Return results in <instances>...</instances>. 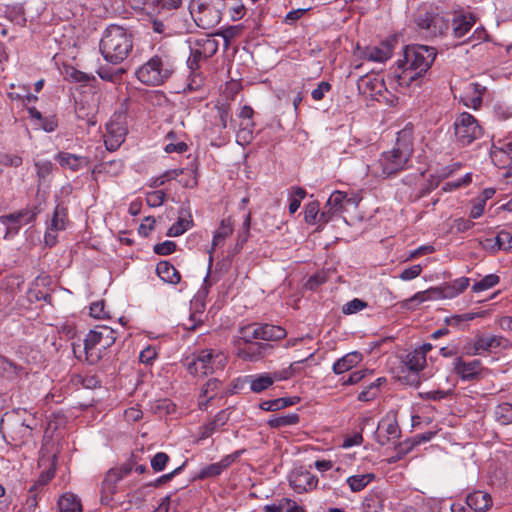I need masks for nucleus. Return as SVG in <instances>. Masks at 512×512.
I'll return each mask as SVG.
<instances>
[{
	"label": "nucleus",
	"instance_id": "28",
	"mask_svg": "<svg viewBox=\"0 0 512 512\" xmlns=\"http://www.w3.org/2000/svg\"><path fill=\"white\" fill-rule=\"evenodd\" d=\"M300 401L298 396L281 397L273 400L262 401L259 405L263 411L274 412L297 404Z\"/></svg>",
	"mask_w": 512,
	"mask_h": 512
},
{
	"label": "nucleus",
	"instance_id": "17",
	"mask_svg": "<svg viewBox=\"0 0 512 512\" xmlns=\"http://www.w3.org/2000/svg\"><path fill=\"white\" fill-rule=\"evenodd\" d=\"M454 370L463 380H473L480 374L481 362L480 360L465 362L458 357L455 361Z\"/></svg>",
	"mask_w": 512,
	"mask_h": 512
},
{
	"label": "nucleus",
	"instance_id": "45",
	"mask_svg": "<svg viewBox=\"0 0 512 512\" xmlns=\"http://www.w3.org/2000/svg\"><path fill=\"white\" fill-rule=\"evenodd\" d=\"M212 2L213 0H190L189 12L195 22L197 16L200 15L201 12L205 10V8L208 7Z\"/></svg>",
	"mask_w": 512,
	"mask_h": 512
},
{
	"label": "nucleus",
	"instance_id": "64",
	"mask_svg": "<svg viewBox=\"0 0 512 512\" xmlns=\"http://www.w3.org/2000/svg\"><path fill=\"white\" fill-rule=\"evenodd\" d=\"M494 115L498 120L504 121L512 117V111L503 104H496L494 106Z\"/></svg>",
	"mask_w": 512,
	"mask_h": 512
},
{
	"label": "nucleus",
	"instance_id": "33",
	"mask_svg": "<svg viewBox=\"0 0 512 512\" xmlns=\"http://www.w3.org/2000/svg\"><path fill=\"white\" fill-rule=\"evenodd\" d=\"M61 512H82L80 499L73 493H65L58 501Z\"/></svg>",
	"mask_w": 512,
	"mask_h": 512
},
{
	"label": "nucleus",
	"instance_id": "4",
	"mask_svg": "<svg viewBox=\"0 0 512 512\" xmlns=\"http://www.w3.org/2000/svg\"><path fill=\"white\" fill-rule=\"evenodd\" d=\"M116 341V332L108 326H96L90 330L84 339L86 360L93 365L99 362L103 352Z\"/></svg>",
	"mask_w": 512,
	"mask_h": 512
},
{
	"label": "nucleus",
	"instance_id": "35",
	"mask_svg": "<svg viewBox=\"0 0 512 512\" xmlns=\"http://www.w3.org/2000/svg\"><path fill=\"white\" fill-rule=\"evenodd\" d=\"M300 417L297 413H289L286 415H272L267 424L271 428H282L287 426L296 425L299 423Z\"/></svg>",
	"mask_w": 512,
	"mask_h": 512
},
{
	"label": "nucleus",
	"instance_id": "11",
	"mask_svg": "<svg viewBox=\"0 0 512 512\" xmlns=\"http://www.w3.org/2000/svg\"><path fill=\"white\" fill-rule=\"evenodd\" d=\"M350 202L351 199L347 198L346 193L334 191L320 213L319 222L328 223L334 216L343 213L346 210V204Z\"/></svg>",
	"mask_w": 512,
	"mask_h": 512
},
{
	"label": "nucleus",
	"instance_id": "53",
	"mask_svg": "<svg viewBox=\"0 0 512 512\" xmlns=\"http://www.w3.org/2000/svg\"><path fill=\"white\" fill-rule=\"evenodd\" d=\"M386 433L388 435L386 438L378 437L377 439L378 443L382 446L386 445L391 438H397L400 435L398 424L396 422L389 423L386 427Z\"/></svg>",
	"mask_w": 512,
	"mask_h": 512
},
{
	"label": "nucleus",
	"instance_id": "55",
	"mask_svg": "<svg viewBox=\"0 0 512 512\" xmlns=\"http://www.w3.org/2000/svg\"><path fill=\"white\" fill-rule=\"evenodd\" d=\"M168 18L169 17H164L162 15H153V18L151 19L153 31L158 34L166 33L168 26L165 21Z\"/></svg>",
	"mask_w": 512,
	"mask_h": 512
},
{
	"label": "nucleus",
	"instance_id": "2",
	"mask_svg": "<svg viewBox=\"0 0 512 512\" xmlns=\"http://www.w3.org/2000/svg\"><path fill=\"white\" fill-rule=\"evenodd\" d=\"M437 51L432 46L412 45L404 50V59L399 60L402 69L397 75L400 85L410 86L425 75L435 61Z\"/></svg>",
	"mask_w": 512,
	"mask_h": 512
},
{
	"label": "nucleus",
	"instance_id": "48",
	"mask_svg": "<svg viewBox=\"0 0 512 512\" xmlns=\"http://www.w3.org/2000/svg\"><path fill=\"white\" fill-rule=\"evenodd\" d=\"M170 457L164 452L156 453L151 459V467L155 472H161L165 469Z\"/></svg>",
	"mask_w": 512,
	"mask_h": 512
},
{
	"label": "nucleus",
	"instance_id": "56",
	"mask_svg": "<svg viewBox=\"0 0 512 512\" xmlns=\"http://www.w3.org/2000/svg\"><path fill=\"white\" fill-rule=\"evenodd\" d=\"M220 381L218 379H210L202 388V395L206 398L213 399L215 396V391L219 388Z\"/></svg>",
	"mask_w": 512,
	"mask_h": 512
},
{
	"label": "nucleus",
	"instance_id": "32",
	"mask_svg": "<svg viewBox=\"0 0 512 512\" xmlns=\"http://www.w3.org/2000/svg\"><path fill=\"white\" fill-rule=\"evenodd\" d=\"M124 68H115L109 65H100L96 70L97 75L104 81L119 83L125 73Z\"/></svg>",
	"mask_w": 512,
	"mask_h": 512
},
{
	"label": "nucleus",
	"instance_id": "41",
	"mask_svg": "<svg viewBox=\"0 0 512 512\" xmlns=\"http://www.w3.org/2000/svg\"><path fill=\"white\" fill-rule=\"evenodd\" d=\"M189 217H191L189 215ZM192 224V220L190 218H185L180 216L167 231V236L169 237H177L182 235L185 231H187Z\"/></svg>",
	"mask_w": 512,
	"mask_h": 512
},
{
	"label": "nucleus",
	"instance_id": "43",
	"mask_svg": "<svg viewBox=\"0 0 512 512\" xmlns=\"http://www.w3.org/2000/svg\"><path fill=\"white\" fill-rule=\"evenodd\" d=\"M500 281V278L496 274H489L482 278L480 281L474 283L472 286L473 292H481L484 290H488L495 285H497Z\"/></svg>",
	"mask_w": 512,
	"mask_h": 512
},
{
	"label": "nucleus",
	"instance_id": "36",
	"mask_svg": "<svg viewBox=\"0 0 512 512\" xmlns=\"http://www.w3.org/2000/svg\"><path fill=\"white\" fill-rule=\"evenodd\" d=\"M406 366L412 372H419L426 365L425 351L414 350L406 356Z\"/></svg>",
	"mask_w": 512,
	"mask_h": 512
},
{
	"label": "nucleus",
	"instance_id": "3",
	"mask_svg": "<svg viewBox=\"0 0 512 512\" xmlns=\"http://www.w3.org/2000/svg\"><path fill=\"white\" fill-rule=\"evenodd\" d=\"M133 49V34L122 26L109 25L100 40L99 50L103 58L112 65L122 63Z\"/></svg>",
	"mask_w": 512,
	"mask_h": 512
},
{
	"label": "nucleus",
	"instance_id": "24",
	"mask_svg": "<svg viewBox=\"0 0 512 512\" xmlns=\"http://www.w3.org/2000/svg\"><path fill=\"white\" fill-rule=\"evenodd\" d=\"M244 381L249 384L250 390L254 393H261L274 384L270 373L248 375Z\"/></svg>",
	"mask_w": 512,
	"mask_h": 512
},
{
	"label": "nucleus",
	"instance_id": "39",
	"mask_svg": "<svg viewBox=\"0 0 512 512\" xmlns=\"http://www.w3.org/2000/svg\"><path fill=\"white\" fill-rule=\"evenodd\" d=\"M497 422L501 425H509L512 423V404L504 402L495 408L494 412Z\"/></svg>",
	"mask_w": 512,
	"mask_h": 512
},
{
	"label": "nucleus",
	"instance_id": "63",
	"mask_svg": "<svg viewBox=\"0 0 512 512\" xmlns=\"http://www.w3.org/2000/svg\"><path fill=\"white\" fill-rule=\"evenodd\" d=\"M204 58V56L201 53V49L196 47H191V54L187 60V64L191 70H194L198 68V63L200 59Z\"/></svg>",
	"mask_w": 512,
	"mask_h": 512
},
{
	"label": "nucleus",
	"instance_id": "40",
	"mask_svg": "<svg viewBox=\"0 0 512 512\" xmlns=\"http://www.w3.org/2000/svg\"><path fill=\"white\" fill-rule=\"evenodd\" d=\"M490 247L493 251L509 250L512 248V234L505 230L500 231L495 237V243Z\"/></svg>",
	"mask_w": 512,
	"mask_h": 512
},
{
	"label": "nucleus",
	"instance_id": "54",
	"mask_svg": "<svg viewBox=\"0 0 512 512\" xmlns=\"http://www.w3.org/2000/svg\"><path fill=\"white\" fill-rule=\"evenodd\" d=\"M318 214L319 203L317 201L310 202L305 208V221L309 224H314Z\"/></svg>",
	"mask_w": 512,
	"mask_h": 512
},
{
	"label": "nucleus",
	"instance_id": "47",
	"mask_svg": "<svg viewBox=\"0 0 512 512\" xmlns=\"http://www.w3.org/2000/svg\"><path fill=\"white\" fill-rule=\"evenodd\" d=\"M367 306H368V304L365 301L358 299V298H354L353 300L347 302L342 307V312L346 315H350V314H354V313H357V312L363 310Z\"/></svg>",
	"mask_w": 512,
	"mask_h": 512
},
{
	"label": "nucleus",
	"instance_id": "18",
	"mask_svg": "<svg viewBox=\"0 0 512 512\" xmlns=\"http://www.w3.org/2000/svg\"><path fill=\"white\" fill-rule=\"evenodd\" d=\"M476 22L475 17L468 13V14H458L454 16L451 22L453 35L455 38H462L464 37L474 26Z\"/></svg>",
	"mask_w": 512,
	"mask_h": 512
},
{
	"label": "nucleus",
	"instance_id": "13",
	"mask_svg": "<svg viewBox=\"0 0 512 512\" xmlns=\"http://www.w3.org/2000/svg\"><path fill=\"white\" fill-rule=\"evenodd\" d=\"M272 349L273 345L269 343L255 342L243 346L240 341L237 343V355L244 361L256 362L268 355Z\"/></svg>",
	"mask_w": 512,
	"mask_h": 512
},
{
	"label": "nucleus",
	"instance_id": "25",
	"mask_svg": "<svg viewBox=\"0 0 512 512\" xmlns=\"http://www.w3.org/2000/svg\"><path fill=\"white\" fill-rule=\"evenodd\" d=\"M233 232V225L230 218L223 219L220 223V226L218 230L214 233L213 240H212V247L209 250V254H212V252L215 250L217 246L222 244L224 240L231 235ZM213 261L212 255L209 257V266H211Z\"/></svg>",
	"mask_w": 512,
	"mask_h": 512
},
{
	"label": "nucleus",
	"instance_id": "19",
	"mask_svg": "<svg viewBox=\"0 0 512 512\" xmlns=\"http://www.w3.org/2000/svg\"><path fill=\"white\" fill-rule=\"evenodd\" d=\"M39 213L40 209L38 208V206L33 207V209L25 208L14 213L1 215L0 223L19 225L20 223H22L23 216H28L26 218L25 224H29L35 221Z\"/></svg>",
	"mask_w": 512,
	"mask_h": 512
},
{
	"label": "nucleus",
	"instance_id": "60",
	"mask_svg": "<svg viewBox=\"0 0 512 512\" xmlns=\"http://www.w3.org/2000/svg\"><path fill=\"white\" fill-rule=\"evenodd\" d=\"M331 90V84L327 81H322L319 83L318 87L312 90L311 96L313 100L320 101L324 98L325 93Z\"/></svg>",
	"mask_w": 512,
	"mask_h": 512
},
{
	"label": "nucleus",
	"instance_id": "50",
	"mask_svg": "<svg viewBox=\"0 0 512 512\" xmlns=\"http://www.w3.org/2000/svg\"><path fill=\"white\" fill-rule=\"evenodd\" d=\"M125 134H126V130L124 127H117L116 139L111 138V139L105 140V145H106L107 150H109V151L116 150L120 146V144L124 141Z\"/></svg>",
	"mask_w": 512,
	"mask_h": 512
},
{
	"label": "nucleus",
	"instance_id": "31",
	"mask_svg": "<svg viewBox=\"0 0 512 512\" xmlns=\"http://www.w3.org/2000/svg\"><path fill=\"white\" fill-rule=\"evenodd\" d=\"M259 339L264 341H277L286 336V330L281 326L263 324L258 325Z\"/></svg>",
	"mask_w": 512,
	"mask_h": 512
},
{
	"label": "nucleus",
	"instance_id": "27",
	"mask_svg": "<svg viewBox=\"0 0 512 512\" xmlns=\"http://www.w3.org/2000/svg\"><path fill=\"white\" fill-rule=\"evenodd\" d=\"M157 275L165 282L178 284L181 280L178 270L168 261H160L156 265Z\"/></svg>",
	"mask_w": 512,
	"mask_h": 512
},
{
	"label": "nucleus",
	"instance_id": "5",
	"mask_svg": "<svg viewBox=\"0 0 512 512\" xmlns=\"http://www.w3.org/2000/svg\"><path fill=\"white\" fill-rule=\"evenodd\" d=\"M134 463L127 461L118 467L109 469L101 484L100 501L103 505H112L114 495L124 491L130 485L123 481L133 471Z\"/></svg>",
	"mask_w": 512,
	"mask_h": 512
},
{
	"label": "nucleus",
	"instance_id": "38",
	"mask_svg": "<svg viewBox=\"0 0 512 512\" xmlns=\"http://www.w3.org/2000/svg\"><path fill=\"white\" fill-rule=\"evenodd\" d=\"M196 47L201 49L204 58L211 57L218 50L217 42L209 37L199 38L194 41Z\"/></svg>",
	"mask_w": 512,
	"mask_h": 512
},
{
	"label": "nucleus",
	"instance_id": "20",
	"mask_svg": "<svg viewBox=\"0 0 512 512\" xmlns=\"http://www.w3.org/2000/svg\"><path fill=\"white\" fill-rule=\"evenodd\" d=\"M56 160L62 167L68 168L74 172L87 167L90 163V160L87 157L78 156L68 152H59L56 156Z\"/></svg>",
	"mask_w": 512,
	"mask_h": 512
},
{
	"label": "nucleus",
	"instance_id": "58",
	"mask_svg": "<svg viewBox=\"0 0 512 512\" xmlns=\"http://www.w3.org/2000/svg\"><path fill=\"white\" fill-rule=\"evenodd\" d=\"M166 198V193L162 190L153 191L147 196V203L151 207H157L163 204Z\"/></svg>",
	"mask_w": 512,
	"mask_h": 512
},
{
	"label": "nucleus",
	"instance_id": "46",
	"mask_svg": "<svg viewBox=\"0 0 512 512\" xmlns=\"http://www.w3.org/2000/svg\"><path fill=\"white\" fill-rule=\"evenodd\" d=\"M184 173V169H173L170 171L165 172L160 177L155 178L152 183L150 184L151 187L157 188L165 184L167 180L175 179L179 175Z\"/></svg>",
	"mask_w": 512,
	"mask_h": 512
},
{
	"label": "nucleus",
	"instance_id": "23",
	"mask_svg": "<svg viewBox=\"0 0 512 512\" xmlns=\"http://www.w3.org/2000/svg\"><path fill=\"white\" fill-rule=\"evenodd\" d=\"M362 361V354L358 351L350 352L338 359L332 367L335 374H342L357 366Z\"/></svg>",
	"mask_w": 512,
	"mask_h": 512
},
{
	"label": "nucleus",
	"instance_id": "14",
	"mask_svg": "<svg viewBox=\"0 0 512 512\" xmlns=\"http://www.w3.org/2000/svg\"><path fill=\"white\" fill-rule=\"evenodd\" d=\"M222 18V10L220 2L213 0V2L201 12L196 18L197 26L203 29H210L216 26Z\"/></svg>",
	"mask_w": 512,
	"mask_h": 512
},
{
	"label": "nucleus",
	"instance_id": "22",
	"mask_svg": "<svg viewBox=\"0 0 512 512\" xmlns=\"http://www.w3.org/2000/svg\"><path fill=\"white\" fill-rule=\"evenodd\" d=\"M466 503L475 512H485L492 506V498L486 492L474 491L466 497Z\"/></svg>",
	"mask_w": 512,
	"mask_h": 512
},
{
	"label": "nucleus",
	"instance_id": "8",
	"mask_svg": "<svg viewBox=\"0 0 512 512\" xmlns=\"http://www.w3.org/2000/svg\"><path fill=\"white\" fill-rule=\"evenodd\" d=\"M454 133L457 140L462 145H469L474 140L482 136V128L476 118L468 113L463 112L457 116L454 122Z\"/></svg>",
	"mask_w": 512,
	"mask_h": 512
},
{
	"label": "nucleus",
	"instance_id": "34",
	"mask_svg": "<svg viewBox=\"0 0 512 512\" xmlns=\"http://www.w3.org/2000/svg\"><path fill=\"white\" fill-rule=\"evenodd\" d=\"M123 163L121 160L103 161L94 166L92 174L106 173L110 176H117L122 172Z\"/></svg>",
	"mask_w": 512,
	"mask_h": 512
},
{
	"label": "nucleus",
	"instance_id": "51",
	"mask_svg": "<svg viewBox=\"0 0 512 512\" xmlns=\"http://www.w3.org/2000/svg\"><path fill=\"white\" fill-rule=\"evenodd\" d=\"M0 371H2L8 378H13L19 373L17 365L6 358L0 359Z\"/></svg>",
	"mask_w": 512,
	"mask_h": 512
},
{
	"label": "nucleus",
	"instance_id": "37",
	"mask_svg": "<svg viewBox=\"0 0 512 512\" xmlns=\"http://www.w3.org/2000/svg\"><path fill=\"white\" fill-rule=\"evenodd\" d=\"M374 474L367 473L362 475H354L347 479V483L353 492L362 491L373 479Z\"/></svg>",
	"mask_w": 512,
	"mask_h": 512
},
{
	"label": "nucleus",
	"instance_id": "44",
	"mask_svg": "<svg viewBox=\"0 0 512 512\" xmlns=\"http://www.w3.org/2000/svg\"><path fill=\"white\" fill-rule=\"evenodd\" d=\"M416 446L413 438L407 439L404 442L399 443L395 447L396 456L392 457L389 460V463H395L396 461L402 459L405 455H407L412 449Z\"/></svg>",
	"mask_w": 512,
	"mask_h": 512
},
{
	"label": "nucleus",
	"instance_id": "61",
	"mask_svg": "<svg viewBox=\"0 0 512 512\" xmlns=\"http://www.w3.org/2000/svg\"><path fill=\"white\" fill-rule=\"evenodd\" d=\"M422 272V266L419 264L413 265L409 268L404 269L400 274V279L404 281L412 280L418 277Z\"/></svg>",
	"mask_w": 512,
	"mask_h": 512
},
{
	"label": "nucleus",
	"instance_id": "7",
	"mask_svg": "<svg viewBox=\"0 0 512 512\" xmlns=\"http://www.w3.org/2000/svg\"><path fill=\"white\" fill-rule=\"evenodd\" d=\"M225 363L226 358L222 353L215 352L212 349H204L197 355L187 357L184 365L192 375L207 376L213 374L216 368H222Z\"/></svg>",
	"mask_w": 512,
	"mask_h": 512
},
{
	"label": "nucleus",
	"instance_id": "12",
	"mask_svg": "<svg viewBox=\"0 0 512 512\" xmlns=\"http://www.w3.org/2000/svg\"><path fill=\"white\" fill-rule=\"evenodd\" d=\"M289 484L295 492L304 493L316 488L318 479L315 475L300 467L290 473Z\"/></svg>",
	"mask_w": 512,
	"mask_h": 512
},
{
	"label": "nucleus",
	"instance_id": "10",
	"mask_svg": "<svg viewBox=\"0 0 512 512\" xmlns=\"http://www.w3.org/2000/svg\"><path fill=\"white\" fill-rule=\"evenodd\" d=\"M415 22L418 28L427 31L431 36L443 35L450 26L449 20L445 16L429 12L419 15Z\"/></svg>",
	"mask_w": 512,
	"mask_h": 512
},
{
	"label": "nucleus",
	"instance_id": "29",
	"mask_svg": "<svg viewBox=\"0 0 512 512\" xmlns=\"http://www.w3.org/2000/svg\"><path fill=\"white\" fill-rule=\"evenodd\" d=\"M229 420V416L225 410H221L218 412L214 419L209 423L200 427V438L205 439L210 437L214 432H216L220 427L225 425Z\"/></svg>",
	"mask_w": 512,
	"mask_h": 512
},
{
	"label": "nucleus",
	"instance_id": "30",
	"mask_svg": "<svg viewBox=\"0 0 512 512\" xmlns=\"http://www.w3.org/2000/svg\"><path fill=\"white\" fill-rule=\"evenodd\" d=\"M68 222L69 220L67 208L62 203H58L53 211V216L49 224V230H65Z\"/></svg>",
	"mask_w": 512,
	"mask_h": 512
},
{
	"label": "nucleus",
	"instance_id": "42",
	"mask_svg": "<svg viewBox=\"0 0 512 512\" xmlns=\"http://www.w3.org/2000/svg\"><path fill=\"white\" fill-rule=\"evenodd\" d=\"M240 333V343L243 344H251L255 343L253 340L259 339V330L258 325H247L239 330Z\"/></svg>",
	"mask_w": 512,
	"mask_h": 512
},
{
	"label": "nucleus",
	"instance_id": "52",
	"mask_svg": "<svg viewBox=\"0 0 512 512\" xmlns=\"http://www.w3.org/2000/svg\"><path fill=\"white\" fill-rule=\"evenodd\" d=\"M176 250V243L170 240L158 243L154 246L153 251L157 255H170Z\"/></svg>",
	"mask_w": 512,
	"mask_h": 512
},
{
	"label": "nucleus",
	"instance_id": "21",
	"mask_svg": "<svg viewBox=\"0 0 512 512\" xmlns=\"http://www.w3.org/2000/svg\"><path fill=\"white\" fill-rule=\"evenodd\" d=\"M503 337L497 335H478L474 340V355H480L501 346Z\"/></svg>",
	"mask_w": 512,
	"mask_h": 512
},
{
	"label": "nucleus",
	"instance_id": "26",
	"mask_svg": "<svg viewBox=\"0 0 512 512\" xmlns=\"http://www.w3.org/2000/svg\"><path fill=\"white\" fill-rule=\"evenodd\" d=\"M220 4L222 15H228L233 21L242 19L246 14L242 0H224Z\"/></svg>",
	"mask_w": 512,
	"mask_h": 512
},
{
	"label": "nucleus",
	"instance_id": "1",
	"mask_svg": "<svg viewBox=\"0 0 512 512\" xmlns=\"http://www.w3.org/2000/svg\"><path fill=\"white\" fill-rule=\"evenodd\" d=\"M413 153L412 131L403 129L398 133L395 146L383 152L372 173L376 177L388 178L406 169Z\"/></svg>",
	"mask_w": 512,
	"mask_h": 512
},
{
	"label": "nucleus",
	"instance_id": "15",
	"mask_svg": "<svg viewBox=\"0 0 512 512\" xmlns=\"http://www.w3.org/2000/svg\"><path fill=\"white\" fill-rule=\"evenodd\" d=\"M394 40H386L379 46L366 47L363 52V57L369 61L384 62L391 58L393 53Z\"/></svg>",
	"mask_w": 512,
	"mask_h": 512
},
{
	"label": "nucleus",
	"instance_id": "49",
	"mask_svg": "<svg viewBox=\"0 0 512 512\" xmlns=\"http://www.w3.org/2000/svg\"><path fill=\"white\" fill-rule=\"evenodd\" d=\"M223 471L224 469L221 466L220 462L212 463L201 469L199 473V478L205 479L210 477H216L220 475Z\"/></svg>",
	"mask_w": 512,
	"mask_h": 512
},
{
	"label": "nucleus",
	"instance_id": "9",
	"mask_svg": "<svg viewBox=\"0 0 512 512\" xmlns=\"http://www.w3.org/2000/svg\"><path fill=\"white\" fill-rule=\"evenodd\" d=\"M456 296H458V294L451 283H447L444 286L431 287L425 291L417 292L412 297L403 301L402 307L406 309H413L415 306L426 301L446 298L451 299Z\"/></svg>",
	"mask_w": 512,
	"mask_h": 512
},
{
	"label": "nucleus",
	"instance_id": "16",
	"mask_svg": "<svg viewBox=\"0 0 512 512\" xmlns=\"http://www.w3.org/2000/svg\"><path fill=\"white\" fill-rule=\"evenodd\" d=\"M182 0H148L147 6L151 10V15H162L171 17L174 11L182 7Z\"/></svg>",
	"mask_w": 512,
	"mask_h": 512
},
{
	"label": "nucleus",
	"instance_id": "57",
	"mask_svg": "<svg viewBox=\"0 0 512 512\" xmlns=\"http://www.w3.org/2000/svg\"><path fill=\"white\" fill-rule=\"evenodd\" d=\"M477 315H478L477 313H464V314H460V315H453L451 317H447L445 319V322L450 326H457L461 322L471 321V320L475 319V317Z\"/></svg>",
	"mask_w": 512,
	"mask_h": 512
},
{
	"label": "nucleus",
	"instance_id": "59",
	"mask_svg": "<svg viewBox=\"0 0 512 512\" xmlns=\"http://www.w3.org/2000/svg\"><path fill=\"white\" fill-rule=\"evenodd\" d=\"M377 384L371 383L365 390L359 393L358 400L368 402L377 397Z\"/></svg>",
	"mask_w": 512,
	"mask_h": 512
},
{
	"label": "nucleus",
	"instance_id": "62",
	"mask_svg": "<svg viewBox=\"0 0 512 512\" xmlns=\"http://www.w3.org/2000/svg\"><path fill=\"white\" fill-rule=\"evenodd\" d=\"M270 375L271 378L273 379V383L275 381L290 379L292 376H294V365H290L289 367L279 371H274L270 373Z\"/></svg>",
	"mask_w": 512,
	"mask_h": 512
},
{
	"label": "nucleus",
	"instance_id": "6",
	"mask_svg": "<svg viewBox=\"0 0 512 512\" xmlns=\"http://www.w3.org/2000/svg\"><path fill=\"white\" fill-rule=\"evenodd\" d=\"M172 74V65L158 55L151 57L135 71L136 78L148 86L162 85Z\"/></svg>",
	"mask_w": 512,
	"mask_h": 512
}]
</instances>
